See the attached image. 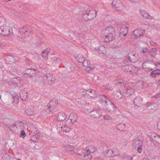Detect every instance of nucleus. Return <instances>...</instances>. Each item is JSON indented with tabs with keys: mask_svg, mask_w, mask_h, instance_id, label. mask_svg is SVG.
I'll list each match as a JSON object with an SVG mask.
<instances>
[{
	"mask_svg": "<svg viewBox=\"0 0 160 160\" xmlns=\"http://www.w3.org/2000/svg\"><path fill=\"white\" fill-rule=\"evenodd\" d=\"M56 118L57 120L58 121L62 122L66 119L67 118V116L64 113L60 112L58 114Z\"/></svg>",
	"mask_w": 160,
	"mask_h": 160,
	"instance_id": "4468645a",
	"label": "nucleus"
},
{
	"mask_svg": "<svg viewBox=\"0 0 160 160\" xmlns=\"http://www.w3.org/2000/svg\"><path fill=\"white\" fill-rule=\"evenodd\" d=\"M122 69L124 72H131L133 69V66L130 65H123L121 67Z\"/></svg>",
	"mask_w": 160,
	"mask_h": 160,
	"instance_id": "f3484780",
	"label": "nucleus"
},
{
	"mask_svg": "<svg viewBox=\"0 0 160 160\" xmlns=\"http://www.w3.org/2000/svg\"><path fill=\"white\" fill-rule=\"evenodd\" d=\"M28 129L29 132L33 134L38 133V131L36 127L33 124H30V126H28Z\"/></svg>",
	"mask_w": 160,
	"mask_h": 160,
	"instance_id": "ddd939ff",
	"label": "nucleus"
},
{
	"mask_svg": "<svg viewBox=\"0 0 160 160\" xmlns=\"http://www.w3.org/2000/svg\"><path fill=\"white\" fill-rule=\"evenodd\" d=\"M58 104V100L55 98L52 99L48 104L45 107V110L47 112L49 113L56 108Z\"/></svg>",
	"mask_w": 160,
	"mask_h": 160,
	"instance_id": "7ed1b4c3",
	"label": "nucleus"
},
{
	"mask_svg": "<svg viewBox=\"0 0 160 160\" xmlns=\"http://www.w3.org/2000/svg\"><path fill=\"white\" fill-rule=\"evenodd\" d=\"M146 62L145 61L143 62L142 63V65L143 66V68H146V69H147L148 71H152L153 69L152 68H150L149 67H147L145 65V63H146Z\"/></svg>",
	"mask_w": 160,
	"mask_h": 160,
	"instance_id": "ea45409f",
	"label": "nucleus"
},
{
	"mask_svg": "<svg viewBox=\"0 0 160 160\" xmlns=\"http://www.w3.org/2000/svg\"><path fill=\"white\" fill-rule=\"evenodd\" d=\"M55 81V79L54 78H52V79H51V82H54V81Z\"/></svg>",
	"mask_w": 160,
	"mask_h": 160,
	"instance_id": "338daca9",
	"label": "nucleus"
},
{
	"mask_svg": "<svg viewBox=\"0 0 160 160\" xmlns=\"http://www.w3.org/2000/svg\"><path fill=\"white\" fill-rule=\"evenodd\" d=\"M154 137L155 138H157V139L158 141V142H160V135H156V136H154Z\"/></svg>",
	"mask_w": 160,
	"mask_h": 160,
	"instance_id": "3c124183",
	"label": "nucleus"
},
{
	"mask_svg": "<svg viewBox=\"0 0 160 160\" xmlns=\"http://www.w3.org/2000/svg\"><path fill=\"white\" fill-rule=\"evenodd\" d=\"M104 35L105 38V42H108L114 40L116 36L115 28L114 27H107L104 30Z\"/></svg>",
	"mask_w": 160,
	"mask_h": 160,
	"instance_id": "f257e3e1",
	"label": "nucleus"
},
{
	"mask_svg": "<svg viewBox=\"0 0 160 160\" xmlns=\"http://www.w3.org/2000/svg\"><path fill=\"white\" fill-rule=\"evenodd\" d=\"M52 60H53L54 62H60L61 61V58H60V57L58 56L52 57Z\"/></svg>",
	"mask_w": 160,
	"mask_h": 160,
	"instance_id": "c9c22d12",
	"label": "nucleus"
},
{
	"mask_svg": "<svg viewBox=\"0 0 160 160\" xmlns=\"http://www.w3.org/2000/svg\"><path fill=\"white\" fill-rule=\"evenodd\" d=\"M138 55L133 52L130 51L128 53V59L131 62L135 63L138 61Z\"/></svg>",
	"mask_w": 160,
	"mask_h": 160,
	"instance_id": "1a4fd4ad",
	"label": "nucleus"
},
{
	"mask_svg": "<svg viewBox=\"0 0 160 160\" xmlns=\"http://www.w3.org/2000/svg\"><path fill=\"white\" fill-rule=\"evenodd\" d=\"M117 128L120 131H124L126 128V125L122 123H120L117 125Z\"/></svg>",
	"mask_w": 160,
	"mask_h": 160,
	"instance_id": "c756f323",
	"label": "nucleus"
},
{
	"mask_svg": "<svg viewBox=\"0 0 160 160\" xmlns=\"http://www.w3.org/2000/svg\"><path fill=\"white\" fill-rule=\"evenodd\" d=\"M117 84L118 85L122 86V85H123V83L121 82H118Z\"/></svg>",
	"mask_w": 160,
	"mask_h": 160,
	"instance_id": "6e6d98bb",
	"label": "nucleus"
},
{
	"mask_svg": "<svg viewBox=\"0 0 160 160\" xmlns=\"http://www.w3.org/2000/svg\"><path fill=\"white\" fill-rule=\"evenodd\" d=\"M99 102L101 103L105 102V105H107L108 101H110V99L107 98V97L104 94L99 95Z\"/></svg>",
	"mask_w": 160,
	"mask_h": 160,
	"instance_id": "9b49d317",
	"label": "nucleus"
},
{
	"mask_svg": "<svg viewBox=\"0 0 160 160\" xmlns=\"http://www.w3.org/2000/svg\"><path fill=\"white\" fill-rule=\"evenodd\" d=\"M142 145H139L138 147L137 151L138 152L141 153L142 151Z\"/></svg>",
	"mask_w": 160,
	"mask_h": 160,
	"instance_id": "79ce46f5",
	"label": "nucleus"
},
{
	"mask_svg": "<svg viewBox=\"0 0 160 160\" xmlns=\"http://www.w3.org/2000/svg\"><path fill=\"white\" fill-rule=\"evenodd\" d=\"M154 97L157 99L158 98H160V96L158 94V93H156V95L154 96Z\"/></svg>",
	"mask_w": 160,
	"mask_h": 160,
	"instance_id": "864d4df0",
	"label": "nucleus"
},
{
	"mask_svg": "<svg viewBox=\"0 0 160 160\" xmlns=\"http://www.w3.org/2000/svg\"><path fill=\"white\" fill-rule=\"evenodd\" d=\"M30 111V109L27 110L25 111V113L28 115L29 116H31L33 115V113L32 112H31Z\"/></svg>",
	"mask_w": 160,
	"mask_h": 160,
	"instance_id": "c03bdc74",
	"label": "nucleus"
},
{
	"mask_svg": "<svg viewBox=\"0 0 160 160\" xmlns=\"http://www.w3.org/2000/svg\"><path fill=\"white\" fill-rule=\"evenodd\" d=\"M82 63V65L83 66L87 68H90V70H92L93 68V67L92 68L91 66H90V62L89 61L84 59Z\"/></svg>",
	"mask_w": 160,
	"mask_h": 160,
	"instance_id": "b1692460",
	"label": "nucleus"
},
{
	"mask_svg": "<svg viewBox=\"0 0 160 160\" xmlns=\"http://www.w3.org/2000/svg\"><path fill=\"white\" fill-rule=\"evenodd\" d=\"M36 71H37V69L35 68H29L26 69L23 72H25V75L27 74L28 75L33 76V74L34 73V72Z\"/></svg>",
	"mask_w": 160,
	"mask_h": 160,
	"instance_id": "412c9836",
	"label": "nucleus"
},
{
	"mask_svg": "<svg viewBox=\"0 0 160 160\" xmlns=\"http://www.w3.org/2000/svg\"><path fill=\"white\" fill-rule=\"evenodd\" d=\"M31 137V140L34 142H37L40 138V135L38 133H34Z\"/></svg>",
	"mask_w": 160,
	"mask_h": 160,
	"instance_id": "5701e85b",
	"label": "nucleus"
},
{
	"mask_svg": "<svg viewBox=\"0 0 160 160\" xmlns=\"http://www.w3.org/2000/svg\"><path fill=\"white\" fill-rule=\"evenodd\" d=\"M133 35L134 36V38L136 39L139 38L142 35V30L135 29L133 31Z\"/></svg>",
	"mask_w": 160,
	"mask_h": 160,
	"instance_id": "2eb2a0df",
	"label": "nucleus"
},
{
	"mask_svg": "<svg viewBox=\"0 0 160 160\" xmlns=\"http://www.w3.org/2000/svg\"><path fill=\"white\" fill-rule=\"evenodd\" d=\"M13 98V99L14 101H16L17 102H18V101L19 99V96L17 94H16L15 95H14V96Z\"/></svg>",
	"mask_w": 160,
	"mask_h": 160,
	"instance_id": "49530a36",
	"label": "nucleus"
},
{
	"mask_svg": "<svg viewBox=\"0 0 160 160\" xmlns=\"http://www.w3.org/2000/svg\"><path fill=\"white\" fill-rule=\"evenodd\" d=\"M92 90H88L87 91V92L89 93V92H90V93H92Z\"/></svg>",
	"mask_w": 160,
	"mask_h": 160,
	"instance_id": "69168bd1",
	"label": "nucleus"
},
{
	"mask_svg": "<svg viewBox=\"0 0 160 160\" xmlns=\"http://www.w3.org/2000/svg\"><path fill=\"white\" fill-rule=\"evenodd\" d=\"M157 128L160 130V121L158 122L157 126Z\"/></svg>",
	"mask_w": 160,
	"mask_h": 160,
	"instance_id": "5fc2aeb1",
	"label": "nucleus"
},
{
	"mask_svg": "<svg viewBox=\"0 0 160 160\" xmlns=\"http://www.w3.org/2000/svg\"><path fill=\"white\" fill-rule=\"evenodd\" d=\"M66 151L70 154H73L74 152V148L73 146L69 144L68 145L66 149Z\"/></svg>",
	"mask_w": 160,
	"mask_h": 160,
	"instance_id": "cd10ccee",
	"label": "nucleus"
},
{
	"mask_svg": "<svg viewBox=\"0 0 160 160\" xmlns=\"http://www.w3.org/2000/svg\"><path fill=\"white\" fill-rule=\"evenodd\" d=\"M142 30V35L144 34H145V29H143Z\"/></svg>",
	"mask_w": 160,
	"mask_h": 160,
	"instance_id": "e2e57ef3",
	"label": "nucleus"
},
{
	"mask_svg": "<svg viewBox=\"0 0 160 160\" xmlns=\"http://www.w3.org/2000/svg\"><path fill=\"white\" fill-rule=\"evenodd\" d=\"M77 60L79 62L82 63L84 60V59L82 57V55L79 54L78 56L76 58Z\"/></svg>",
	"mask_w": 160,
	"mask_h": 160,
	"instance_id": "f704fd0d",
	"label": "nucleus"
},
{
	"mask_svg": "<svg viewBox=\"0 0 160 160\" xmlns=\"http://www.w3.org/2000/svg\"><path fill=\"white\" fill-rule=\"evenodd\" d=\"M150 43L151 45L152 46H156L157 45V43L154 42V41H150Z\"/></svg>",
	"mask_w": 160,
	"mask_h": 160,
	"instance_id": "8fccbe9b",
	"label": "nucleus"
},
{
	"mask_svg": "<svg viewBox=\"0 0 160 160\" xmlns=\"http://www.w3.org/2000/svg\"><path fill=\"white\" fill-rule=\"evenodd\" d=\"M142 98L139 97H136L134 100L133 102L135 105V108L140 107L142 103Z\"/></svg>",
	"mask_w": 160,
	"mask_h": 160,
	"instance_id": "dca6fc26",
	"label": "nucleus"
},
{
	"mask_svg": "<svg viewBox=\"0 0 160 160\" xmlns=\"http://www.w3.org/2000/svg\"><path fill=\"white\" fill-rule=\"evenodd\" d=\"M142 16L146 19H153V17L151 16L146 11H142V12H141Z\"/></svg>",
	"mask_w": 160,
	"mask_h": 160,
	"instance_id": "393cba45",
	"label": "nucleus"
},
{
	"mask_svg": "<svg viewBox=\"0 0 160 160\" xmlns=\"http://www.w3.org/2000/svg\"><path fill=\"white\" fill-rule=\"evenodd\" d=\"M8 128L11 131L14 132L15 131L16 129L17 128H18L16 124L14 123L13 124H12L11 125H10V126L8 127Z\"/></svg>",
	"mask_w": 160,
	"mask_h": 160,
	"instance_id": "473e14b6",
	"label": "nucleus"
},
{
	"mask_svg": "<svg viewBox=\"0 0 160 160\" xmlns=\"http://www.w3.org/2000/svg\"><path fill=\"white\" fill-rule=\"evenodd\" d=\"M62 130L65 132H69L70 130V128L67 126L63 125L61 127Z\"/></svg>",
	"mask_w": 160,
	"mask_h": 160,
	"instance_id": "72a5a7b5",
	"label": "nucleus"
},
{
	"mask_svg": "<svg viewBox=\"0 0 160 160\" xmlns=\"http://www.w3.org/2000/svg\"><path fill=\"white\" fill-rule=\"evenodd\" d=\"M128 27L125 25H122L121 28L118 38H122V40L125 39V37L126 36L128 32Z\"/></svg>",
	"mask_w": 160,
	"mask_h": 160,
	"instance_id": "39448f33",
	"label": "nucleus"
},
{
	"mask_svg": "<svg viewBox=\"0 0 160 160\" xmlns=\"http://www.w3.org/2000/svg\"><path fill=\"white\" fill-rule=\"evenodd\" d=\"M69 118L71 121V122L73 123L77 120L78 117L77 115L72 113L70 114Z\"/></svg>",
	"mask_w": 160,
	"mask_h": 160,
	"instance_id": "4be33fe9",
	"label": "nucleus"
},
{
	"mask_svg": "<svg viewBox=\"0 0 160 160\" xmlns=\"http://www.w3.org/2000/svg\"><path fill=\"white\" fill-rule=\"evenodd\" d=\"M125 160H133V157L130 155H127L125 158Z\"/></svg>",
	"mask_w": 160,
	"mask_h": 160,
	"instance_id": "a18cd8bd",
	"label": "nucleus"
},
{
	"mask_svg": "<svg viewBox=\"0 0 160 160\" xmlns=\"http://www.w3.org/2000/svg\"><path fill=\"white\" fill-rule=\"evenodd\" d=\"M106 156L108 157H113L116 156L112 149H108L106 152Z\"/></svg>",
	"mask_w": 160,
	"mask_h": 160,
	"instance_id": "bb28decb",
	"label": "nucleus"
},
{
	"mask_svg": "<svg viewBox=\"0 0 160 160\" xmlns=\"http://www.w3.org/2000/svg\"><path fill=\"white\" fill-rule=\"evenodd\" d=\"M97 12L95 10L88 9L84 10L81 14L82 21H88L93 19L96 17Z\"/></svg>",
	"mask_w": 160,
	"mask_h": 160,
	"instance_id": "f03ea898",
	"label": "nucleus"
},
{
	"mask_svg": "<svg viewBox=\"0 0 160 160\" xmlns=\"http://www.w3.org/2000/svg\"><path fill=\"white\" fill-rule=\"evenodd\" d=\"M22 74L23 75V76L25 77V78H32V77H33V76H32L31 75H28V74H26V75H25V72H23L22 73Z\"/></svg>",
	"mask_w": 160,
	"mask_h": 160,
	"instance_id": "de8ad7c7",
	"label": "nucleus"
},
{
	"mask_svg": "<svg viewBox=\"0 0 160 160\" xmlns=\"http://www.w3.org/2000/svg\"><path fill=\"white\" fill-rule=\"evenodd\" d=\"M128 57H126L125 58V59L124 60V61L125 62V61H129V60L128 59Z\"/></svg>",
	"mask_w": 160,
	"mask_h": 160,
	"instance_id": "680f3d73",
	"label": "nucleus"
},
{
	"mask_svg": "<svg viewBox=\"0 0 160 160\" xmlns=\"http://www.w3.org/2000/svg\"><path fill=\"white\" fill-rule=\"evenodd\" d=\"M50 50V48H48L43 50L42 53V57L45 58H47Z\"/></svg>",
	"mask_w": 160,
	"mask_h": 160,
	"instance_id": "c85d7f7f",
	"label": "nucleus"
},
{
	"mask_svg": "<svg viewBox=\"0 0 160 160\" xmlns=\"http://www.w3.org/2000/svg\"><path fill=\"white\" fill-rule=\"evenodd\" d=\"M140 140L138 136L133 141V143L135 145H138L140 143Z\"/></svg>",
	"mask_w": 160,
	"mask_h": 160,
	"instance_id": "e433bc0d",
	"label": "nucleus"
},
{
	"mask_svg": "<svg viewBox=\"0 0 160 160\" xmlns=\"http://www.w3.org/2000/svg\"><path fill=\"white\" fill-rule=\"evenodd\" d=\"M148 136L149 138V140L150 141H153V139L152 138V136Z\"/></svg>",
	"mask_w": 160,
	"mask_h": 160,
	"instance_id": "bf43d9fd",
	"label": "nucleus"
},
{
	"mask_svg": "<svg viewBox=\"0 0 160 160\" xmlns=\"http://www.w3.org/2000/svg\"><path fill=\"white\" fill-rule=\"evenodd\" d=\"M130 1L134 3H137L138 2V0H131Z\"/></svg>",
	"mask_w": 160,
	"mask_h": 160,
	"instance_id": "13d9d810",
	"label": "nucleus"
},
{
	"mask_svg": "<svg viewBox=\"0 0 160 160\" xmlns=\"http://www.w3.org/2000/svg\"><path fill=\"white\" fill-rule=\"evenodd\" d=\"M123 4L119 0H114L112 2V8L114 9L119 11L122 10L121 8Z\"/></svg>",
	"mask_w": 160,
	"mask_h": 160,
	"instance_id": "0eeeda50",
	"label": "nucleus"
},
{
	"mask_svg": "<svg viewBox=\"0 0 160 160\" xmlns=\"http://www.w3.org/2000/svg\"><path fill=\"white\" fill-rule=\"evenodd\" d=\"M151 54H152V56L156 55L157 53V51L156 48H152L151 49Z\"/></svg>",
	"mask_w": 160,
	"mask_h": 160,
	"instance_id": "58836bf2",
	"label": "nucleus"
},
{
	"mask_svg": "<svg viewBox=\"0 0 160 160\" xmlns=\"http://www.w3.org/2000/svg\"><path fill=\"white\" fill-rule=\"evenodd\" d=\"M91 117L94 119L99 118L102 115V113L100 110L97 109H94L90 112Z\"/></svg>",
	"mask_w": 160,
	"mask_h": 160,
	"instance_id": "6e6552de",
	"label": "nucleus"
},
{
	"mask_svg": "<svg viewBox=\"0 0 160 160\" xmlns=\"http://www.w3.org/2000/svg\"><path fill=\"white\" fill-rule=\"evenodd\" d=\"M20 97L23 101H25L28 98L27 92L24 90H21L20 91Z\"/></svg>",
	"mask_w": 160,
	"mask_h": 160,
	"instance_id": "6ab92c4d",
	"label": "nucleus"
},
{
	"mask_svg": "<svg viewBox=\"0 0 160 160\" xmlns=\"http://www.w3.org/2000/svg\"><path fill=\"white\" fill-rule=\"evenodd\" d=\"M146 105L147 106L149 107L151 105V104L150 102H148L146 104Z\"/></svg>",
	"mask_w": 160,
	"mask_h": 160,
	"instance_id": "052dcab7",
	"label": "nucleus"
},
{
	"mask_svg": "<svg viewBox=\"0 0 160 160\" xmlns=\"http://www.w3.org/2000/svg\"><path fill=\"white\" fill-rule=\"evenodd\" d=\"M103 118L106 120H110L112 119V118L108 115H104Z\"/></svg>",
	"mask_w": 160,
	"mask_h": 160,
	"instance_id": "37998d69",
	"label": "nucleus"
},
{
	"mask_svg": "<svg viewBox=\"0 0 160 160\" xmlns=\"http://www.w3.org/2000/svg\"><path fill=\"white\" fill-rule=\"evenodd\" d=\"M4 36H9L11 35V32H10V30H7L5 29V30L4 33L2 34Z\"/></svg>",
	"mask_w": 160,
	"mask_h": 160,
	"instance_id": "4c0bfd02",
	"label": "nucleus"
},
{
	"mask_svg": "<svg viewBox=\"0 0 160 160\" xmlns=\"http://www.w3.org/2000/svg\"><path fill=\"white\" fill-rule=\"evenodd\" d=\"M133 66L132 69H133L134 71H138L139 69V68L138 67L135 66Z\"/></svg>",
	"mask_w": 160,
	"mask_h": 160,
	"instance_id": "603ef678",
	"label": "nucleus"
},
{
	"mask_svg": "<svg viewBox=\"0 0 160 160\" xmlns=\"http://www.w3.org/2000/svg\"><path fill=\"white\" fill-rule=\"evenodd\" d=\"M160 75V69H156L152 70L150 73V75L152 78H154L156 76Z\"/></svg>",
	"mask_w": 160,
	"mask_h": 160,
	"instance_id": "aec40b11",
	"label": "nucleus"
},
{
	"mask_svg": "<svg viewBox=\"0 0 160 160\" xmlns=\"http://www.w3.org/2000/svg\"><path fill=\"white\" fill-rule=\"evenodd\" d=\"M26 136V135L25 131L24 130H22L20 132V137L24 138Z\"/></svg>",
	"mask_w": 160,
	"mask_h": 160,
	"instance_id": "a19ab883",
	"label": "nucleus"
},
{
	"mask_svg": "<svg viewBox=\"0 0 160 160\" xmlns=\"http://www.w3.org/2000/svg\"><path fill=\"white\" fill-rule=\"evenodd\" d=\"M5 30V29L3 27H1V34H2V32H3L4 33V32Z\"/></svg>",
	"mask_w": 160,
	"mask_h": 160,
	"instance_id": "4d7b16f0",
	"label": "nucleus"
},
{
	"mask_svg": "<svg viewBox=\"0 0 160 160\" xmlns=\"http://www.w3.org/2000/svg\"><path fill=\"white\" fill-rule=\"evenodd\" d=\"M134 90L131 88H126L124 91V93L126 94V96L128 97L133 95L134 92Z\"/></svg>",
	"mask_w": 160,
	"mask_h": 160,
	"instance_id": "a211bd4d",
	"label": "nucleus"
},
{
	"mask_svg": "<svg viewBox=\"0 0 160 160\" xmlns=\"http://www.w3.org/2000/svg\"><path fill=\"white\" fill-rule=\"evenodd\" d=\"M141 53H142L144 55H146L149 53V51L148 48L147 47H142L141 48Z\"/></svg>",
	"mask_w": 160,
	"mask_h": 160,
	"instance_id": "7c9ffc66",
	"label": "nucleus"
},
{
	"mask_svg": "<svg viewBox=\"0 0 160 160\" xmlns=\"http://www.w3.org/2000/svg\"><path fill=\"white\" fill-rule=\"evenodd\" d=\"M100 79V78L97 75H95V76H94L93 78V80L95 81H97V80H98Z\"/></svg>",
	"mask_w": 160,
	"mask_h": 160,
	"instance_id": "09e8293b",
	"label": "nucleus"
},
{
	"mask_svg": "<svg viewBox=\"0 0 160 160\" xmlns=\"http://www.w3.org/2000/svg\"><path fill=\"white\" fill-rule=\"evenodd\" d=\"M11 157L8 154L6 153L4 154L3 157L0 160H10Z\"/></svg>",
	"mask_w": 160,
	"mask_h": 160,
	"instance_id": "2f4dec72",
	"label": "nucleus"
},
{
	"mask_svg": "<svg viewBox=\"0 0 160 160\" xmlns=\"http://www.w3.org/2000/svg\"><path fill=\"white\" fill-rule=\"evenodd\" d=\"M88 152H90L89 150H87V153L82 152L78 153V154L80 156L79 158L84 160H90L92 158V156Z\"/></svg>",
	"mask_w": 160,
	"mask_h": 160,
	"instance_id": "9d476101",
	"label": "nucleus"
},
{
	"mask_svg": "<svg viewBox=\"0 0 160 160\" xmlns=\"http://www.w3.org/2000/svg\"><path fill=\"white\" fill-rule=\"evenodd\" d=\"M94 49L100 54H102L103 55L106 54V48L103 45L95 47Z\"/></svg>",
	"mask_w": 160,
	"mask_h": 160,
	"instance_id": "f8f14e48",
	"label": "nucleus"
},
{
	"mask_svg": "<svg viewBox=\"0 0 160 160\" xmlns=\"http://www.w3.org/2000/svg\"><path fill=\"white\" fill-rule=\"evenodd\" d=\"M142 160H149V159L147 158H144Z\"/></svg>",
	"mask_w": 160,
	"mask_h": 160,
	"instance_id": "774afa93",
	"label": "nucleus"
},
{
	"mask_svg": "<svg viewBox=\"0 0 160 160\" xmlns=\"http://www.w3.org/2000/svg\"><path fill=\"white\" fill-rule=\"evenodd\" d=\"M117 108V106L110 100V101H108L107 105L104 106V108L108 112H111L116 110Z\"/></svg>",
	"mask_w": 160,
	"mask_h": 160,
	"instance_id": "423d86ee",
	"label": "nucleus"
},
{
	"mask_svg": "<svg viewBox=\"0 0 160 160\" xmlns=\"http://www.w3.org/2000/svg\"><path fill=\"white\" fill-rule=\"evenodd\" d=\"M113 95V98L116 100L120 99L122 97V94L119 91H117L116 92L114 93Z\"/></svg>",
	"mask_w": 160,
	"mask_h": 160,
	"instance_id": "a878e982",
	"label": "nucleus"
},
{
	"mask_svg": "<svg viewBox=\"0 0 160 160\" xmlns=\"http://www.w3.org/2000/svg\"><path fill=\"white\" fill-rule=\"evenodd\" d=\"M10 94H11L12 96L13 97L14 96V95L15 94V93L14 92H11V93H10Z\"/></svg>",
	"mask_w": 160,
	"mask_h": 160,
	"instance_id": "0e129e2a",
	"label": "nucleus"
},
{
	"mask_svg": "<svg viewBox=\"0 0 160 160\" xmlns=\"http://www.w3.org/2000/svg\"><path fill=\"white\" fill-rule=\"evenodd\" d=\"M18 35L19 37L21 38L28 37L30 34L31 30L29 28L22 27L18 29Z\"/></svg>",
	"mask_w": 160,
	"mask_h": 160,
	"instance_id": "20e7f679",
	"label": "nucleus"
}]
</instances>
